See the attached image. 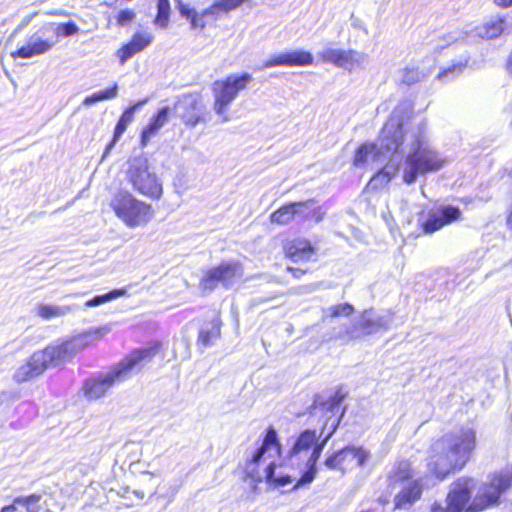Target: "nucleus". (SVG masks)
Returning <instances> with one entry per match:
<instances>
[{
  "mask_svg": "<svg viewBox=\"0 0 512 512\" xmlns=\"http://www.w3.org/2000/svg\"><path fill=\"white\" fill-rule=\"evenodd\" d=\"M347 392L342 387L329 395L325 396L317 394L314 397L312 406L310 407V414L312 416H321L324 418V423L320 436L324 435L321 442H318V436L315 430H304L294 440L292 447L289 449L286 461L287 464L298 471V477L292 475H275V463L270 461L265 470L264 477L268 483H273L277 486H286L293 481L295 485L293 489H299L309 486L317 475V462L321 453L332 435L337 430L340 422L346 412V407L341 408V403L346 398Z\"/></svg>",
  "mask_w": 512,
  "mask_h": 512,
  "instance_id": "f257e3e1",
  "label": "nucleus"
},
{
  "mask_svg": "<svg viewBox=\"0 0 512 512\" xmlns=\"http://www.w3.org/2000/svg\"><path fill=\"white\" fill-rule=\"evenodd\" d=\"M476 431L471 427H461L444 434L431 446L429 467L438 480L461 470L470 460L476 448Z\"/></svg>",
  "mask_w": 512,
  "mask_h": 512,
  "instance_id": "f03ea898",
  "label": "nucleus"
},
{
  "mask_svg": "<svg viewBox=\"0 0 512 512\" xmlns=\"http://www.w3.org/2000/svg\"><path fill=\"white\" fill-rule=\"evenodd\" d=\"M101 336V330L89 331L60 344L49 345L43 350L36 351L16 370L13 379L17 383H23L41 375L49 366L70 361L79 351Z\"/></svg>",
  "mask_w": 512,
  "mask_h": 512,
  "instance_id": "7ed1b4c3",
  "label": "nucleus"
},
{
  "mask_svg": "<svg viewBox=\"0 0 512 512\" xmlns=\"http://www.w3.org/2000/svg\"><path fill=\"white\" fill-rule=\"evenodd\" d=\"M158 351L157 347L140 348L113 366L109 371L86 380L84 393L89 399L101 398L111 387L131 377L151 361Z\"/></svg>",
  "mask_w": 512,
  "mask_h": 512,
  "instance_id": "20e7f679",
  "label": "nucleus"
},
{
  "mask_svg": "<svg viewBox=\"0 0 512 512\" xmlns=\"http://www.w3.org/2000/svg\"><path fill=\"white\" fill-rule=\"evenodd\" d=\"M425 129L426 124L422 122L409 133H405L411 143L410 151L405 159L403 180L409 185L416 181L419 174L438 171L446 162L445 158L429 144L425 137Z\"/></svg>",
  "mask_w": 512,
  "mask_h": 512,
  "instance_id": "39448f33",
  "label": "nucleus"
},
{
  "mask_svg": "<svg viewBox=\"0 0 512 512\" xmlns=\"http://www.w3.org/2000/svg\"><path fill=\"white\" fill-rule=\"evenodd\" d=\"M403 122L394 110L389 120L385 123L379 139L375 143H364L354 156V166L363 167L370 160L382 163L398 151L403 143Z\"/></svg>",
  "mask_w": 512,
  "mask_h": 512,
  "instance_id": "423d86ee",
  "label": "nucleus"
},
{
  "mask_svg": "<svg viewBox=\"0 0 512 512\" xmlns=\"http://www.w3.org/2000/svg\"><path fill=\"white\" fill-rule=\"evenodd\" d=\"M393 321L390 311L376 312L373 309L365 310L359 319L353 323H345L339 327H332L330 338L342 343L388 330Z\"/></svg>",
  "mask_w": 512,
  "mask_h": 512,
  "instance_id": "0eeeda50",
  "label": "nucleus"
},
{
  "mask_svg": "<svg viewBox=\"0 0 512 512\" xmlns=\"http://www.w3.org/2000/svg\"><path fill=\"white\" fill-rule=\"evenodd\" d=\"M110 206L116 216L130 228L146 224L153 215L151 205L136 199L127 190L117 191L111 200Z\"/></svg>",
  "mask_w": 512,
  "mask_h": 512,
  "instance_id": "6e6552de",
  "label": "nucleus"
},
{
  "mask_svg": "<svg viewBox=\"0 0 512 512\" xmlns=\"http://www.w3.org/2000/svg\"><path fill=\"white\" fill-rule=\"evenodd\" d=\"M126 178L132 188L139 194L151 199H159L162 195V184L157 175L150 169L148 159L136 156L129 160Z\"/></svg>",
  "mask_w": 512,
  "mask_h": 512,
  "instance_id": "1a4fd4ad",
  "label": "nucleus"
},
{
  "mask_svg": "<svg viewBox=\"0 0 512 512\" xmlns=\"http://www.w3.org/2000/svg\"><path fill=\"white\" fill-rule=\"evenodd\" d=\"M252 81V76L248 73L242 75H230L224 81H216L213 84L215 113L223 116L222 122L229 121V117L225 115L229 105L237 97L239 91L245 89L247 84Z\"/></svg>",
  "mask_w": 512,
  "mask_h": 512,
  "instance_id": "9d476101",
  "label": "nucleus"
},
{
  "mask_svg": "<svg viewBox=\"0 0 512 512\" xmlns=\"http://www.w3.org/2000/svg\"><path fill=\"white\" fill-rule=\"evenodd\" d=\"M274 451L276 454H280V444L278 441L277 432L273 427H269L266 430L265 437L260 447H258L252 454L250 460L246 463L245 472L254 481L261 482L264 474L258 470V465L261 461H266L268 457H271L270 452Z\"/></svg>",
  "mask_w": 512,
  "mask_h": 512,
  "instance_id": "9b49d317",
  "label": "nucleus"
},
{
  "mask_svg": "<svg viewBox=\"0 0 512 512\" xmlns=\"http://www.w3.org/2000/svg\"><path fill=\"white\" fill-rule=\"evenodd\" d=\"M51 26L46 23L32 34L25 45L11 53L13 58H32L50 51L57 44V37L51 34Z\"/></svg>",
  "mask_w": 512,
  "mask_h": 512,
  "instance_id": "f8f14e48",
  "label": "nucleus"
},
{
  "mask_svg": "<svg viewBox=\"0 0 512 512\" xmlns=\"http://www.w3.org/2000/svg\"><path fill=\"white\" fill-rule=\"evenodd\" d=\"M473 478L461 477L455 481L447 496V506L443 507L434 503L431 512H461L471 498V490L474 487Z\"/></svg>",
  "mask_w": 512,
  "mask_h": 512,
  "instance_id": "ddd939ff",
  "label": "nucleus"
},
{
  "mask_svg": "<svg viewBox=\"0 0 512 512\" xmlns=\"http://www.w3.org/2000/svg\"><path fill=\"white\" fill-rule=\"evenodd\" d=\"M242 268L237 262H223L217 267L209 269L200 281V288L211 292L218 283L227 286L235 277H241Z\"/></svg>",
  "mask_w": 512,
  "mask_h": 512,
  "instance_id": "4468645a",
  "label": "nucleus"
},
{
  "mask_svg": "<svg viewBox=\"0 0 512 512\" xmlns=\"http://www.w3.org/2000/svg\"><path fill=\"white\" fill-rule=\"evenodd\" d=\"M204 110V105L196 94L181 95L178 97L173 108L174 115L191 127L204 122Z\"/></svg>",
  "mask_w": 512,
  "mask_h": 512,
  "instance_id": "2eb2a0df",
  "label": "nucleus"
},
{
  "mask_svg": "<svg viewBox=\"0 0 512 512\" xmlns=\"http://www.w3.org/2000/svg\"><path fill=\"white\" fill-rule=\"evenodd\" d=\"M369 456L363 447L347 446L327 457L324 464L329 469L344 470L345 466L354 461L358 466H363Z\"/></svg>",
  "mask_w": 512,
  "mask_h": 512,
  "instance_id": "dca6fc26",
  "label": "nucleus"
},
{
  "mask_svg": "<svg viewBox=\"0 0 512 512\" xmlns=\"http://www.w3.org/2000/svg\"><path fill=\"white\" fill-rule=\"evenodd\" d=\"M462 212L453 205H440L429 212L427 220L423 223L425 233H433L442 227L461 219Z\"/></svg>",
  "mask_w": 512,
  "mask_h": 512,
  "instance_id": "f3484780",
  "label": "nucleus"
},
{
  "mask_svg": "<svg viewBox=\"0 0 512 512\" xmlns=\"http://www.w3.org/2000/svg\"><path fill=\"white\" fill-rule=\"evenodd\" d=\"M320 56L324 62L333 63L336 66L347 70H352L355 67L361 66L366 60V55L364 53L355 50L346 51L334 48L323 49Z\"/></svg>",
  "mask_w": 512,
  "mask_h": 512,
  "instance_id": "a211bd4d",
  "label": "nucleus"
},
{
  "mask_svg": "<svg viewBox=\"0 0 512 512\" xmlns=\"http://www.w3.org/2000/svg\"><path fill=\"white\" fill-rule=\"evenodd\" d=\"M313 62V56L310 52L303 50H294L272 56L264 62L262 68L274 66H305Z\"/></svg>",
  "mask_w": 512,
  "mask_h": 512,
  "instance_id": "6ab92c4d",
  "label": "nucleus"
},
{
  "mask_svg": "<svg viewBox=\"0 0 512 512\" xmlns=\"http://www.w3.org/2000/svg\"><path fill=\"white\" fill-rule=\"evenodd\" d=\"M314 205L315 201L313 199L289 203L280 207L271 214V222L281 225L287 224L294 218V216L304 215L305 211L312 208Z\"/></svg>",
  "mask_w": 512,
  "mask_h": 512,
  "instance_id": "aec40b11",
  "label": "nucleus"
},
{
  "mask_svg": "<svg viewBox=\"0 0 512 512\" xmlns=\"http://www.w3.org/2000/svg\"><path fill=\"white\" fill-rule=\"evenodd\" d=\"M147 103V100L138 101L134 105L128 107L120 116L115 129L113 138L110 141V143L106 146V149L102 155V159L104 160L108 154L111 152V150L114 148L115 144L118 142L120 137L123 135V133L126 131L128 125L133 121L135 112L140 109L142 106H144Z\"/></svg>",
  "mask_w": 512,
  "mask_h": 512,
  "instance_id": "412c9836",
  "label": "nucleus"
},
{
  "mask_svg": "<svg viewBox=\"0 0 512 512\" xmlns=\"http://www.w3.org/2000/svg\"><path fill=\"white\" fill-rule=\"evenodd\" d=\"M153 36L147 33H136L133 35L131 41L123 45L118 51L117 56L120 64L124 65L136 53L141 52L151 44Z\"/></svg>",
  "mask_w": 512,
  "mask_h": 512,
  "instance_id": "4be33fe9",
  "label": "nucleus"
},
{
  "mask_svg": "<svg viewBox=\"0 0 512 512\" xmlns=\"http://www.w3.org/2000/svg\"><path fill=\"white\" fill-rule=\"evenodd\" d=\"M221 336V321L218 318L206 322L199 330L197 346L201 352L211 347Z\"/></svg>",
  "mask_w": 512,
  "mask_h": 512,
  "instance_id": "5701e85b",
  "label": "nucleus"
},
{
  "mask_svg": "<svg viewBox=\"0 0 512 512\" xmlns=\"http://www.w3.org/2000/svg\"><path fill=\"white\" fill-rule=\"evenodd\" d=\"M170 108L168 106L159 109L154 115L148 125L142 130L141 133V146L146 147L150 139L168 122Z\"/></svg>",
  "mask_w": 512,
  "mask_h": 512,
  "instance_id": "b1692460",
  "label": "nucleus"
},
{
  "mask_svg": "<svg viewBox=\"0 0 512 512\" xmlns=\"http://www.w3.org/2000/svg\"><path fill=\"white\" fill-rule=\"evenodd\" d=\"M314 254L315 250L307 240H295L286 249V255L295 263L308 262Z\"/></svg>",
  "mask_w": 512,
  "mask_h": 512,
  "instance_id": "393cba45",
  "label": "nucleus"
},
{
  "mask_svg": "<svg viewBox=\"0 0 512 512\" xmlns=\"http://www.w3.org/2000/svg\"><path fill=\"white\" fill-rule=\"evenodd\" d=\"M506 20L503 17H492L487 22L475 28L477 36L485 39H494L505 31Z\"/></svg>",
  "mask_w": 512,
  "mask_h": 512,
  "instance_id": "a878e982",
  "label": "nucleus"
},
{
  "mask_svg": "<svg viewBox=\"0 0 512 512\" xmlns=\"http://www.w3.org/2000/svg\"><path fill=\"white\" fill-rule=\"evenodd\" d=\"M422 494V486L415 480L401 490L395 497V506L397 508H406L416 502Z\"/></svg>",
  "mask_w": 512,
  "mask_h": 512,
  "instance_id": "bb28decb",
  "label": "nucleus"
},
{
  "mask_svg": "<svg viewBox=\"0 0 512 512\" xmlns=\"http://www.w3.org/2000/svg\"><path fill=\"white\" fill-rule=\"evenodd\" d=\"M397 168L388 163L384 166L377 174H375L367 184V188L370 190H377L386 186L391 179L395 176Z\"/></svg>",
  "mask_w": 512,
  "mask_h": 512,
  "instance_id": "cd10ccee",
  "label": "nucleus"
},
{
  "mask_svg": "<svg viewBox=\"0 0 512 512\" xmlns=\"http://www.w3.org/2000/svg\"><path fill=\"white\" fill-rule=\"evenodd\" d=\"M71 311H72V306H68V305L57 306V305L39 304L37 306V315L46 320L65 316L68 313H70Z\"/></svg>",
  "mask_w": 512,
  "mask_h": 512,
  "instance_id": "c85d7f7f",
  "label": "nucleus"
},
{
  "mask_svg": "<svg viewBox=\"0 0 512 512\" xmlns=\"http://www.w3.org/2000/svg\"><path fill=\"white\" fill-rule=\"evenodd\" d=\"M412 476L410 463L407 460H400L394 465L389 473V480L391 484H396L398 482L408 480Z\"/></svg>",
  "mask_w": 512,
  "mask_h": 512,
  "instance_id": "c756f323",
  "label": "nucleus"
},
{
  "mask_svg": "<svg viewBox=\"0 0 512 512\" xmlns=\"http://www.w3.org/2000/svg\"><path fill=\"white\" fill-rule=\"evenodd\" d=\"M354 312V307L350 303H341L332 305L323 310V320H333L339 317H349Z\"/></svg>",
  "mask_w": 512,
  "mask_h": 512,
  "instance_id": "7c9ffc66",
  "label": "nucleus"
},
{
  "mask_svg": "<svg viewBox=\"0 0 512 512\" xmlns=\"http://www.w3.org/2000/svg\"><path fill=\"white\" fill-rule=\"evenodd\" d=\"M46 24L51 26L50 32L53 37H57V41L59 40V37H70L77 34L79 31V27L73 21L60 24L48 22Z\"/></svg>",
  "mask_w": 512,
  "mask_h": 512,
  "instance_id": "2f4dec72",
  "label": "nucleus"
},
{
  "mask_svg": "<svg viewBox=\"0 0 512 512\" xmlns=\"http://www.w3.org/2000/svg\"><path fill=\"white\" fill-rule=\"evenodd\" d=\"M117 95H118V85H117V83H114V85L108 89L101 90V91L93 93L90 96H87L83 101V105L91 106L100 101L114 99L117 97Z\"/></svg>",
  "mask_w": 512,
  "mask_h": 512,
  "instance_id": "473e14b6",
  "label": "nucleus"
},
{
  "mask_svg": "<svg viewBox=\"0 0 512 512\" xmlns=\"http://www.w3.org/2000/svg\"><path fill=\"white\" fill-rule=\"evenodd\" d=\"M127 293L126 289H114L106 294L94 296L92 299L85 302V307H96L100 306L109 301L115 300L119 297L125 296Z\"/></svg>",
  "mask_w": 512,
  "mask_h": 512,
  "instance_id": "72a5a7b5",
  "label": "nucleus"
},
{
  "mask_svg": "<svg viewBox=\"0 0 512 512\" xmlns=\"http://www.w3.org/2000/svg\"><path fill=\"white\" fill-rule=\"evenodd\" d=\"M157 15L154 19L155 25L160 28H166L170 18V1L169 0H157Z\"/></svg>",
  "mask_w": 512,
  "mask_h": 512,
  "instance_id": "f704fd0d",
  "label": "nucleus"
},
{
  "mask_svg": "<svg viewBox=\"0 0 512 512\" xmlns=\"http://www.w3.org/2000/svg\"><path fill=\"white\" fill-rule=\"evenodd\" d=\"M400 73L401 82L408 86L420 82L425 77V74L416 67H406Z\"/></svg>",
  "mask_w": 512,
  "mask_h": 512,
  "instance_id": "c9c22d12",
  "label": "nucleus"
},
{
  "mask_svg": "<svg viewBox=\"0 0 512 512\" xmlns=\"http://www.w3.org/2000/svg\"><path fill=\"white\" fill-rule=\"evenodd\" d=\"M468 60L465 59L464 61H459L456 64H453L452 66L444 69L443 71L439 72L438 79L445 81L450 78H453L457 75H459L462 70L466 67Z\"/></svg>",
  "mask_w": 512,
  "mask_h": 512,
  "instance_id": "e433bc0d",
  "label": "nucleus"
},
{
  "mask_svg": "<svg viewBox=\"0 0 512 512\" xmlns=\"http://www.w3.org/2000/svg\"><path fill=\"white\" fill-rule=\"evenodd\" d=\"M221 13H226V10L223 9L220 2L217 1L214 4H212L210 7L204 9L202 11V16H205L208 19L211 20H217Z\"/></svg>",
  "mask_w": 512,
  "mask_h": 512,
  "instance_id": "4c0bfd02",
  "label": "nucleus"
},
{
  "mask_svg": "<svg viewBox=\"0 0 512 512\" xmlns=\"http://www.w3.org/2000/svg\"><path fill=\"white\" fill-rule=\"evenodd\" d=\"M190 24H191V28L192 29H200V30H203L207 24V18L205 16H202V12L201 13H195L191 18H190Z\"/></svg>",
  "mask_w": 512,
  "mask_h": 512,
  "instance_id": "58836bf2",
  "label": "nucleus"
},
{
  "mask_svg": "<svg viewBox=\"0 0 512 512\" xmlns=\"http://www.w3.org/2000/svg\"><path fill=\"white\" fill-rule=\"evenodd\" d=\"M135 18V13L130 9L121 10L117 17V23L121 26L127 25Z\"/></svg>",
  "mask_w": 512,
  "mask_h": 512,
  "instance_id": "ea45409f",
  "label": "nucleus"
},
{
  "mask_svg": "<svg viewBox=\"0 0 512 512\" xmlns=\"http://www.w3.org/2000/svg\"><path fill=\"white\" fill-rule=\"evenodd\" d=\"M178 10L182 17H185L187 20H190V18L197 13V11L194 8H191L189 5L184 4L182 2H179L178 4Z\"/></svg>",
  "mask_w": 512,
  "mask_h": 512,
  "instance_id": "a19ab883",
  "label": "nucleus"
},
{
  "mask_svg": "<svg viewBox=\"0 0 512 512\" xmlns=\"http://www.w3.org/2000/svg\"><path fill=\"white\" fill-rule=\"evenodd\" d=\"M226 12L236 9L240 6L245 0H218Z\"/></svg>",
  "mask_w": 512,
  "mask_h": 512,
  "instance_id": "79ce46f5",
  "label": "nucleus"
},
{
  "mask_svg": "<svg viewBox=\"0 0 512 512\" xmlns=\"http://www.w3.org/2000/svg\"><path fill=\"white\" fill-rule=\"evenodd\" d=\"M458 40V36L455 33H449L443 38V44H438L437 49H444L446 46H449L451 43H454Z\"/></svg>",
  "mask_w": 512,
  "mask_h": 512,
  "instance_id": "37998d69",
  "label": "nucleus"
},
{
  "mask_svg": "<svg viewBox=\"0 0 512 512\" xmlns=\"http://www.w3.org/2000/svg\"><path fill=\"white\" fill-rule=\"evenodd\" d=\"M41 499V496L38 494H32L29 496H26L27 505L26 510L29 511V508H37L38 506H35Z\"/></svg>",
  "mask_w": 512,
  "mask_h": 512,
  "instance_id": "c03bdc74",
  "label": "nucleus"
},
{
  "mask_svg": "<svg viewBox=\"0 0 512 512\" xmlns=\"http://www.w3.org/2000/svg\"><path fill=\"white\" fill-rule=\"evenodd\" d=\"M38 14V12H33L27 16H25L21 22L19 23V25L17 26L16 28V31H21L23 30L25 27H27L30 22L33 20V18Z\"/></svg>",
  "mask_w": 512,
  "mask_h": 512,
  "instance_id": "a18cd8bd",
  "label": "nucleus"
},
{
  "mask_svg": "<svg viewBox=\"0 0 512 512\" xmlns=\"http://www.w3.org/2000/svg\"><path fill=\"white\" fill-rule=\"evenodd\" d=\"M287 270L290 271L295 278H300L306 273V270L301 268L287 267Z\"/></svg>",
  "mask_w": 512,
  "mask_h": 512,
  "instance_id": "49530a36",
  "label": "nucleus"
},
{
  "mask_svg": "<svg viewBox=\"0 0 512 512\" xmlns=\"http://www.w3.org/2000/svg\"><path fill=\"white\" fill-rule=\"evenodd\" d=\"M494 3L501 8H508L512 6V0H494Z\"/></svg>",
  "mask_w": 512,
  "mask_h": 512,
  "instance_id": "de8ad7c7",
  "label": "nucleus"
},
{
  "mask_svg": "<svg viewBox=\"0 0 512 512\" xmlns=\"http://www.w3.org/2000/svg\"><path fill=\"white\" fill-rule=\"evenodd\" d=\"M46 15H56V16H67L68 13L64 10H61V9H56V10H52V11H47L45 12Z\"/></svg>",
  "mask_w": 512,
  "mask_h": 512,
  "instance_id": "09e8293b",
  "label": "nucleus"
},
{
  "mask_svg": "<svg viewBox=\"0 0 512 512\" xmlns=\"http://www.w3.org/2000/svg\"><path fill=\"white\" fill-rule=\"evenodd\" d=\"M506 70L510 75H512V49L506 60Z\"/></svg>",
  "mask_w": 512,
  "mask_h": 512,
  "instance_id": "8fccbe9b",
  "label": "nucleus"
},
{
  "mask_svg": "<svg viewBox=\"0 0 512 512\" xmlns=\"http://www.w3.org/2000/svg\"><path fill=\"white\" fill-rule=\"evenodd\" d=\"M130 488L128 486L122 487L117 494L122 498H127V494L129 493Z\"/></svg>",
  "mask_w": 512,
  "mask_h": 512,
  "instance_id": "3c124183",
  "label": "nucleus"
},
{
  "mask_svg": "<svg viewBox=\"0 0 512 512\" xmlns=\"http://www.w3.org/2000/svg\"><path fill=\"white\" fill-rule=\"evenodd\" d=\"M14 504H18V505L26 507V505H27L26 497H17V498H15L14 499Z\"/></svg>",
  "mask_w": 512,
  "mask_h": 512,
  "instance_id": "603ef678",
  "label": "nucleus"
},
{
  "mask_svg": "<svg viewBox=\"0 0 512 512\" xmlns=\"http://www.w3.org/2000/svg\"><path fill=\"white\" fill-rule=\"evenodd\" d=\"M0 512H16V507L14 505L5 506Z\"/></svg>",
  "mask_w": 512,
  "mask_h": 512,
  "instance_id": "864d4df0",
  "label": "nucleus"
},
{
  "mask_svg": "<svg viewBox=\"0 0 512 512\" xmlns=\"http://www.w3.org/2000/svg\"><path fill=\"white\" fill-rule=\"evenodd\" d=\"M133 493L139 498V499H143L144 498V492L142 490H134Z\"/></svg>",
  "mask_w": 512,
  "mask_h": 512,
  "instance_id": "5fc2aeb1",
  "label": "nucleus"
},
{
  "mask_svg": "<svg viewBox=\"0 0 512 512\" xmlns=\"http://www.w3.org/2000/svg\"><path fill=\"white\" fill-rule=\"evenodd\" d=\"M39 511V507L37 508H29V511L27 512H38Z\"/></svg>",
  "mask_w": 512,
  "mask_h": 512,
  "instance_id": "6e6d98bb",
  "label": "nucleus"
},
{
  "mask_svg": "<svg viewBox=\"0 0 512 512\" xmlns=\"http://www.w3.org/2000/svg\"><path fill=\"white\" fill-rule=\"evenodd\" d=\"M353 26L356 27V28H361V25L357 24L356 22L353 23Z\"/></svg>",
  "mask_w": 512,
  "mask_h": 512,
  "instance_id": "4d7b16f0",
  "label": "nucleus"
}]
</instances>
